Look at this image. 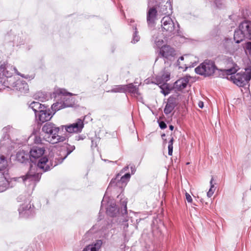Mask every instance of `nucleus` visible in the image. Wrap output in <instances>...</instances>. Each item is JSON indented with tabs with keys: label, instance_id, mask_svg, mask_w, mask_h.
<instances>
[{
	"label": "nucleus",
	"instance_id": "obj_40",
	"mask_svg": "<svg viewBox=\"0 0 251 251\" xmlns=\"http://www.w3.org/2000/svg\"><path fill=\"white\" fill-rule=\"evenodd\" d=\"M215 3L216 5V6L218 8L220 9V8H222L223 7V3L220 0H216L215 1Z\"/></svg>",
	"mask_w": 251,
	"mask_h": 251
},
{
	"label": "nucleus",
	"instance_id": "obj_17",
	"mask_svg": "<svg viewBox=\"0 0 251 251\" xmlns=\"http://www.w3.org/2000/svg\"><path fill=\"white\" fill-rule=\"evenodd\" d=\"M66 149L67 152L65 153L64 156L63 157L55 158V162L54 163H52L51 165L52 166H56L58 164L61 163L67 157V156L75 150V148L74 145L71 146L68 144H67L66 145Z\"/></svg>",
	"mask_w": 251,
	"mask_h": 251
},
{
	"label": "nucleus",
	"instance_id": "obj_24",
	"mask_svg": "<svg viewBox=\"0 0 251 251\" xmlns=\"http://www.w3.org/2000/svg\"><path fill=\"white\" fill-rule=\"evenodd\" d=\"M102 244V241L98 240L95 244L86 246L82 251H98L100 248Z\"/></svg>",
	"mask_w": 251,
	"mask_h": 251
},
{
	"label": "nucleus",
	"instance_id": "obj_11",
	"mask_svg": "<svg viewBox=\"0 0 251 251\" xmlns=\"http://www.w3.org/2000/svg\"><path fill=\"white\" fill-rule=\"evenodd\" d=\"M44 152L45 149L44 148L36 146L33 147L29 151L30 161L35 164L36 161L42 157Z\"/></svg>",
	"mask_w": 251,
	"mask_h": 251
},
{
	"label": "nucleus",
	"instance_id": "obj_48",
	"mask_svg": "<svg viewBox=\"0 0 251 251\" xmlns=\"http://www.w3.org/2000/svg\"><path fill=\"white\" fill-rule=\"evenodd\" d=\"M174 138L172 137L168 143V146H173Z\"/></svg>",
	"mask_w": 251,
	"mask_h": 251
},
{
	"label": "nucleus",
	"instance_id": "obj_58",
	"mask_svg": "<svg viewBox=\"0 0 251 251\" xmlns=\"http://www.w3.org/2000/svg\"><path fill=\"white\" fill-rule=\"evenodd\" d=\"M165 136V134H163L162 135V137H163V136Z\"/></svg>",
	"mask_w": 251,
	"mask_h": 251
},
{
	"label": "nucleus",
	"instance_id": "obj_1",
	"mask_svg": "<svg viewBox=\"0 0 251 251\" xmlns=\"http://www.w3.org/2000/svg\"><path fill=\"white\" fill-rule=\"evenodd\" d=\"M18 75L25 78L33 79L34 76L22 75L18 72L15 67L8 64H3L0 66V90L5 88H13L22 93H26L29 89L27 83L24 80H18L14 81L12 75L13 71Z\"/></svg>",
	"mask_w": 251,
	"mask_h": 251
},
{
	"label": "nucleus",
	"instance_id": "obj_20",
	"mask_svg": "<svg viewBox=\"0 0 251 251\" xmlns=\"http://www.w3.org/2000/svg\"><path fill=\"white\" fill-rule=\"evenodd\" d=\"M189 79L187 77H182L175 83V88L179 91H181L185 88L189 83Z\"/></svg>",
	"mask_w": 251,
	"mask_h": 251
},
{
	"label": "nucleus",
	"instance_id": "obj_55",
	"mask_svg": "<svg viewBox=\"0 0 251 251\" xmlns=\"http://www.w3.org/2000/svg\"><path fill=\"white\" fill-rule=\"evenodd\" d=\"M180 60L181 61L183 60H184V57L183 56H180L178 60V62L179 61V60Z\"/></svg>",
	"mask_w": 251,
	"mask_h": 251
},
{
	"label": "nucleus",
	"instance_id": "obj_42",
	"mask_svg": "<svg viewBox=\"0 0 251 251\" xmlns=\"http://www.w3.org/2000/svg\"><path fill=\"white\" fill-rule=\"evenodd\" d=\"M185 197H186V199L188 202L191 203L192 202V201H193L192 198L189 194L186 192Z\"/></svg>",
	"mask_w": 251,
	"mask_h": 251
},
{
	"label": "nucleus",
	"instance_id": "obj_38",
	"mask_svg": "<svg viewBox=\"0 0 251 251\" xmlns=\"http://www.w3.org/2000/svg\"><path fill=\"white\" fill-rule=\"evenodd\" d=\"M86 138L85 135L84 134L76 135L75 137V141L83 140Z\"/></svg>",
	"mask_w": 251,
	"mask_h": 251
},
{
	"label": "nucleus",
	"instance_id": "obj_44",
	"mask_svg": "<svg viewBox=\"0 0 251 251\" xmlns=\"http://www.w3.org/2000/svg\"><path fill=\"white\" fill-rule=\"evenodd\" d=\"M159 126L161 129H165L167 127L166 123L163 121H161L159 123Z\"/></svg>",
	"mask_w": 251,
	"mask_h": 251
},
{
	"label": "nucleus",
	"instance_id": "obj_18",
	"mask_svg": "<svg viewBox=\"0 0 251 251\" xmlns=\"http://www.w3.org/2000/svg\"><path fill=\"white\" fill-rule=\"evenodd\" d=\"M32 210L31 209V205L29 203L23 204L18 209L19 215L22 217H27L31 214Z\"/></svg>",
	"mask_w": 251,
	"mask_h": 251
},
{
	"label": "nucleus",
	"instance_id": "obj_29",
	"mask_svg": "<svg viewBox=\"0 0 251 251\" xmlns=\"http://www.w3.org/2000/svg\"><path fill=\"white\" fill-rule=\"evenodd\" d=\"M125 93L128 92L132 94H137L138 90V87L134 85L133 83L125 85Z\"/></svg>",
	"mask_w": 251,
	"mask_h": 251
},
{
	"label": "nucleus",
	"instance_id": "obj_60",
	"mask_svg": "<svg viewBox=\"0 0 251 251\" xmlns=\"http://www.w3.org/2000/svg\"><path fill=\"white\" fill-rule=\"evenodd\" d=\"M2 141H1L0 143V145H2Z\"/></svg>",
	"mask_w": 251,
	"mask_h": 251
},
{
	"label": "nucleus",
	"instance_id": "obj_50",
	"mask_svg": "<svg viewBox=\"0 0 251 251\" xmlns=\"http://www.w3.org/2000/svg\"><path fill=\"white\" fill-rule=\"evenodd\" d=\"M225 43H227V44H229L230 43H231V39H226L225 40Z\"/></svg>",
	"mask_w": 251,
	"mask_h": 251
},
{
	"label": "nucleus",
	"instance_id": "obj_46",
	"mask_svg": "<svg viewBox=\"0 0 251 251\" xmlns=\"http://www.w3.org/2000/svg\"><path fill=\"white\" fill-rule=\"evenodd\" d=\"M128 221V219H125V221H124V228L125 229L126 228H127L128 226V224L126 223Z\"/></svg>",
	"mask_w": 251,
	"mask_h": 251
},
{
	"label": "nucleus",
	"instance_id": "obj_26",
	"mask_svg": "<svg viewBox=\"0 0 251 251\" xmlns=\"http://www.w3.org/2000/svg\"><path fill=\"white\" fill-rule=\"evenodd\" d=\"M106 212L110 216L115 217L119 212V209L117 208L116 204L113 203L107 208Z\"/></svg>",
	"mask_w": 251,
	"mask_h": 251
},
{
	"label": "nucleus",
	"instance_id": "obj_21",
	"mask_svg": "<svg viewBox=\"0 0 251 251\" xmlns=\"http://www.w3.org/2000/svg\"><path fill=\"white\" fill-rule=\"evenodd\" d=\"M30 159L29 154L24 151H20L16 154V160L22 163H26Z\"/></svg>",
	"mask_w": 251,
	"mask_h": 251
},
{
	"label": "nucleus",
	"instance_id": "obj_57",
	"mask_svg": "<svg viewBox=\"0 0 251 251\" xmlns=\"http://www.w3.org/2000/svg\"><path fill=\"white\" fill-rule=\"evenodd\" d=\"M161 224H162V227H163L164 228H165V226H164V224H163V223H162Z\"/></svg>",
	"mask_w": 251,
	"mask_h": 251
},
{
	"label": "nucleus",
	"instance_id": "obj_16",
	"mask_svg": "<svg viewBox=\"0 0 251 251\" xmlns=\"http://www.w3.org/2000/svg\"><path fill=\"white\" fill-rule=\"evenodd\" d=\"M231 78L233 83L240 87H243L248 83L243 73H237L232 75Z\"/></svg>",
	"mask_w": 251,
	"mask_h": 251
},
{
	"label": "nucleus",
	"instance_id": "obj_13",
	"mask_svg": "<svg viewBox=\"0 0 251 251\" xmlns=\"http://www.w3.org/2000/svg\"><path fill=\"white\" fill-rule=\"evenodd\" d=\"M41 174L42 173L40 172H38L37 173H34L32 171V169H31L29 172L27 173L25 176H23L22 178L24 182L27 181L30 182V183L32 182H37L39 181Z\"/></svg>",
	"mask_w": 251,
	"mask_h": 251
},
{
	"label": "nucleus",
	"instance_id": "obj_9",
	"mask_svg": "<svg viewBox=\"0 0 251 251\" xmlns=\"http://www.w3.org/2000/svg\"><path fill=\"white\" fill-rule=\"evenodd\" d=\"M54 161L50 160L49 162V160L46 156L42 157L39 160L36 161V163L35 164L37 169L41 170L43 172L48 171L54 166H52V163H54Z\"/></svg>",
	"mask_w": 251,
	"mask_h": 251
},
{
	"label": "nucleus",
	"instance_id": "obj_4",
	"mask_svg": "<svg viewBox=\"0 0 251 251\" xmlns=\"http://www.w3.org/2000/svg\"><path fill=\"white\" fill-rule=\"evenodd\" d=\"M245 39L251 40V22L248 20L241 22L234 34V40L236 43H240Z\"/></svg>",
	"mask_w": 251,
	"mask_h": 251
},
{
	"label": "nucleus",
	"instance_id": "obj_39",
	"mask_svg": "<svg viewBox=\"0 0 251 251\" xmlns=\"http://www.w3.org/2000/svg\"><path fill=\"white\" fill-rule=\"evenodd\" d=\"M162 89L161 92L164 95L166 96L168 95L170 93V90L169 88H166V89H163L162 87H160Z\"/></svg>",
	"mask_w": 251,
	"mask_h": 251
},
{
	"label": "nucleus",
	"instance_id": "obj_6",
	"mask_svg": "<svg viewBox=\"0 0 251 251\" xmlns=\"http://www.w3.org/2000/svg\"><path fill=\"white\" fill-rule=\"evenodd\" d=\"M17 179V178H11L7 173L0 174V193L13 187L15 185Z\"/></svg>",
	"mask_w": 251,
	"mask_h": 251
},
{
	"label": "nucleus",
	"instance_id": "obj_5",
	"mask_svg": "<svg viewBox=\"0 0 251 251\" xmlns=\"http://www.w3.org/2000/svg\"><path fill=\"white\" fill-rule=\"evenodd\" d=\"M161 23L163 30L167 32V35H171L178 32L179 25L177 24V27H176L173 21L169 16L164 17Z\"/></svg>",
	"mask_w": 251,
	"mask_h": 251
},
{
	"label": "nucleus",
	"instance_id": "obj_15",
	"mask_svg": "<svg viewBox=\"0 0 251 251\" xmlns=\"http://www.w3.org/2000/svg\"><path fill=\"white\" fill-rule=\"evenodd\" d=\"M177 105L176 99L175 97L170 96L167 99L166 104L164 109V112L167 115L173 111Z\"/></svg>",
	"mask_w": 251,
	"mask_h": 251
},
{
	"label": "nucleus",
	"instance_id": "obj_43",
	"mask_svg": "<svg viewBox=\"0 0 251 251\" xmlns=\"http://www.w3.org/2000/svg\"><path fill=\"white\" fill-rule=\"evenodd\" d=\"M170 75L169 73H167L162 75V78L165 81H167L170 79Z\"/></svg>",
	"mask_w": 251,
	"mask_h": 251
},
{
	"label": "nucleus",
	"instance_id": "obj_8",
	"mask_svg": "<svg viewBox=\"0 0 251 251\" xmlns=\"http://www.w3.org/2000/svg\"><path fill=\"white\" fill-rule=\"evenodd\" d=\"M130 176L129 173H126L122 176H121L120 174L117 175L116 177L111 180L108 188L110 187H117L122 189H123L126 185Z\"/></svg>",
	"mask_w": 251,
	"mask_h": 251
},
{
	"label": "nucleus",
	"instance_id": "obj_37",
	"mask_svg": "<svg viewBox=\"0 0 251 251\" xmlns=\"http://www.w3.org/2000/svg\"><path fill=\"white\" fill-rule=\"evenodd\" d=\"M245 49L249 54L251 55V42H248L246 43Z\"/></svg>",
	"mask_w": 251,
	"mask_h": 251
},
{
	"label": "nucleus",
	"instance_id": "obj_56",
	"mask_svg": "<svg viewBox=\"0 0 251 251\" xmlns=\"http://www.w3.org/2000/svg\"><path fill=\"white\" fill-rule=\"evenodd\" d=\"M4 138H7V139H9V136L5 135Z\"/></svg>",
	"mask_w": 251,
	"mask_h": 251
},
{
	"label": "nucleus",
	"instance_id": "obj_33",
	"mask_svg": "<svg viewBox=\"0 0 251 251\" xmlns=\"http://www.w3.org/2000/svg\"><path fill=\"white\" fill-rule=\"evenodd\" d=\"M213 180H214V178L212 176L211 177V179L210 181V188L209 191H208V192L207 193V196L208 198H210L213 195V194L215 190V188L214 187V184H213Z\"/></svg>",
	"mask_w": 251,
	"mask_h": 251
},
{
	"label": "nucleus",
	"instance_id": "obj_54",
	"mask_svg": "<svg viewBox=\"0 0 251 251\" xmlns=\"http://www.w3.org/2000/svg\"><path fill=\"white\" fill-rule=\"evenodd\" d=\"M169 129L171 130H173L174 129V126H173V125H170L169 126Z\"/></svg>",
	"mask_w": 251,
	"mask_h": 251
},
{
	"label": "nucleus",
	"instance_id": "obj_31",
	"mask_svg": "<svg viewBox=\"0 0 251 251\" xmlns=\"http://www.w3.org/2000/svg\"><path fill=\"white\" fill-rule=\"evenodd\" d=\"M34 98L41 101H44L47 100V94L43 92H38L34 95Z\"/></svg>",
	"mask_w": 251,
	"mask_h": 251
},
{
	"label": "nucleus",
	"instance_id": "obj_27",
	"mask_svg": "<svg viewBox=\"0 0 251 251\" xmlns=\"http://www.w3.org/2000/svg\"><path fill=\"white\" fill-rule=\"evenodd\" d=\"M75 130V132H81L84 127L83 121L80 119H78L76 122L71 124Z\"/></svg>",
	"mask_w": 251,
	"mask_h": 251
},
{
	"label": "nucleus",
	"instance_id": "obj_49",
	"mask_svg": "<svg viewBox=\"0 0 251 251\" xmlns=\"http://www.w3.org/2000/svg\"><path fill=\"white\" fill-rule=\"evenodd\" d=\"M199 106L202 108L203 107V103L202 101H200L199 103Z\"/></svg>",
	"mask_w": 251,
	"mask_h": 251
},
{
	"label": "nucleus",
	"instance_id": "obj_35",
	"mask_svg": "<svg viewBox=\"0 0 251 251\" xmlns=\"http://www.w3.org/2000/svg\"><path fill=\"white\" fill-rule=\"evenodd\" d=\"M133 29L135 30L133 35V39L132 42L133 43H136L140 40V36L137 34L138 31L137 30V28L136 26H133Z\"/></svg>",
	"mask_w": 251,
	"mask_h": 251
},
{
	"label": "nucleus",
	"instance_id": "obj_59",
	"mask_svg": "<svg viewBox=\"0 0 251 251\" xmlns=\"http://www.w3.org/2000/svg\"><path fill=\"white\" fill-rule=\"evenodd\" d=\"M103 200H102V201H101V205H103Z\"/></svg>",
	"mask_w": 251,
	"mask_h": 251
},
{
	"label": "nucleus",
	"instance_id": "obj_10",
	"mask_svg": "<svg viewBox=\"0 0 251 251\" xmlns=\"http://www.w3.org/2000/svg\"><path fill=\"white\" fill-rule=\"evenodd\" d=\"M158 6V11L162 15L172 13L173 7L170 0H161Z\"/></svg>",
	"mask_w": 251,
	"mask_h": 251
},
{
	"label": "nucleus",
	"instance_id": "obj_3",
	"mask_svg": "<svg viewBox=\"0 0 251 251\" xmlns=\"http://www.w3.org/2000/svg\"><path fill=\"white\" fill-rule=\"evenodd\" d=\"M60 130H61L60 126L57 127L54 124L50 122L46 123L42 128V131L45 134L44 139L52 144L66 141V136L58 135Z\"/></svg>",
	"mask_w": 251,
	"mask_h": 251
},
{
	"label": "nucleus",
	"instance_id": "obj_47",
	"mask_svg": "<svg viewBox=\"0 0 251 251\" xmlns=\"http://www.w3.org/2000/svg\"><path fill=\"white\" fill-rule=\"evenodd\" d=\"M130 169H131V174H134V173L136 171V169H135V166L134 165L131 166H130Z\"/></svg>",
	"mask_w": 251,
	"mask_h": 251
},
{
	"label": "nucleus",
	"instance_id": "obj_34",
	"mask_svg": "<svg viewBox=\"0 0 251 251\" xmlns=\"http://www.w3.org/2000/svg\"><path fill=\"white\" fill-rule=\"evenodd\" d=\"M61 130H63L64 129L68 133H73L75 132V130L74 128L73 127V126L71 124L69 125H63L60 126Z\"/></svg>",
	"mask_w": 251,
	"mask_h": 251
},
{
	"label": "nucleus",
	"instance_id": "obj_30",
	"mask_svg": "<svg viewBox=\"0 0 251 251\" xmlns=\"http://www.w3.org/2000/svg\"><path fill=\"white\" fill-rule=\"evenodd\" d=\"M54 94L55 95V98H58L62 100H64L65 99V96L66 95H69L70 96L73 95V94L71 93H67L66 92L65 90L64 89H59L58 90L56 91L55 93H54Z\"/></svg>",
	"mask_w": 251,
	"mask_h": 251
},
{
	"label": "nucleus",
	"instance_id": "obj_36",
	"mask_svg": "<svg viewBox=\"0 0 251 251\" xmlns=\"http://www.w3.org/2000/svg\"><path fill=\"white\" fill-rule=\"evenodd\" d=\"M245 78L249 82L251 79V68H247L245 69V72L243 73Z\"/></svg>",
	"mask_w": 251,
	"mask_h": 251
},
{
	"label": "nucleus",
	"instance_id": "obj_41",
	"mask_svg": "<svg viewBox=\"0 0 251 251\" xmlns=\"http://www.w3.org/2000/svg\"><path fill=\"white\" fill-rule=\"evenodd\" d=\"M12 127L11 126H8L4 127L2 129L3 132L4 133H7V132H10V131L11 130V129H12Z\"/></svg>",
	"mask_w": 251,
	"mask_h": 251
},
{
	"label": "nucleus",
	"instance_id": "obj_12",
	"mask_svg": "<svg viewBox=\"0 0 251 251\" xmlns=\"http://www.w3.org/2000/svg\"><path fill=\"white\" fill-rule=\"evenodd\" d=\"M54 114V112L52 113L49 109H47L45 106V109L40 110L35 118L39 123L43 124L50 120Z\"/></svg>",
	"mask_w": 251,
	"mask_h": 251
},
{
	"label": "nucleus",
	"instance_id": "obj_45",
	"mask_svg": "<svg viewBox=\"0 0 251 251\" xmlns=\"http://www.w3.org/2000/svg\"><path fill=\"white\" fill-rule=\"evenodd\" d=\"M173 151V146H168V154L169 155H172Z\"/></svg>",
	"mask_w": 251,
	"mask_h": 251
},
{
	"label": "nucleus",
	"instance_id": "obj_23",
	"mask_svg": "<svg viewBox=\"0 0 251 251\" xmlns=\"http://www.w3.org/2000/svg\"><path fill=\"white\" fill-rule=\"evenodd\" d=\"M7 167L8 162L6 157L3 155L0 154V174L6 173L8 172Z\"/></svg>",
	"mask_w": 251,
	"mask_h": 251
},
{
	"label": "nucleus",
	"instance_id": "obj_14",
	"mask_svg": "<svg viewBox=\"0 0 251 251\" xmlns=\"http://www.w3.org/2000/svg\"><path fill=\"white\" fill-rule=\"evenodd\" d=\"M157 10L155 7L149 8L147 14V21L149 27H153L156 20Z\"/></svg>",
	"mask_w": 251,
	"mask_h": 251
},
{
	"label": "nucleus",
	"instance_id": "obj_52",
	"mask_svg": "<svg viewBox=\"0 0 251 251\" xmlns=\"http://www.w3.org/2000/svg\"><path fill=\"white\" fill-rule=\"evenodd\" d=\"M128 169V166H127L125 167L123 169L122 171H124V172H125V171H126Z\"/></svg>",
	"mask_w": 251,
	"mask_h": 251
},
{
	"label": "nucleus",
	"instance_id": "obj_7",
	"mask_svg": "<svg viewBox=\"0 0 251 251\" xmlns=\"http://www.w3.org/2000/svg\"><path fill=\"white\" fill-rule=\"evenodd\" d=\"M176 54L175 50L169 45L162 46L159 50V55L163 58L165 63L173 61Z\"/></svg>",
	"mask_w": 251,
	"mask_h": 251
},
{
	"label": "nucleus",
	"instance_id": "obj_32",
	"mask_svg": "<svg viewBox=\"0 0 251 251\" xmlns=\"http://www.w3.org/2000/svg\"><path fill=\"white\" fill-rule=\"evenodd\" d=\"M108 92L112 93H125V85H115Z\"/></svg>",
	"mask_w": 251,
	"mask_h": 251
},
{
	"label": "nucleus",
	"instance_id": "obj_28",
	"mask_svg": "<svg viewBox=\"0 0 251 251\" xmlns=\"http://www.w3.org/2000/svg\"><path fill=\"white\" fill-rule=\"evenodd\" d=\"M70 106V105L66 104L64 102V101H63V103H62L61 101L60 102H56L51 105V109L53 111H54L53 112L55 113L56 111H58L62 108L69 107Z\"/></svg>",
	"mask_w": 251,
	"mask_h": 251
},
{
	"label": "nucleus",
	"instance_id": "obj_19",
	"mask_svg": "<svg viewBox=\"0 0 251 251\" xmlns=\"http://www.w3.org/2000/svg\"><path fill=\"white\" fill-rule=\"evenodd\" d=\"M152 42L157 48H160L164 43L163 34L160 31H155L153 33Z\"/></svg>",
	"mask_w": 251,
	"mask_h": 251
},
{
	"label": "nucleus",
	"instance_id": "obj_53",
	"mask_svg": "<svg viewBox=\"0 0 251 251\" xmlns=\"http://www.w3.org/2000/svg\"><path fill=\"white\" fill-rule=\"evenodd\" d=\"M40 141L41 140L40 139V138H39V139H37V137H36L35 140V143H39Z\"/></svg>",
	"mask_w": 251,
	"mask_h": 251
},
{
	"label": "nucleus",
	"instance_id": "obj_2",
	"mask_svg": "<svg viewBox=\"0 0 251 251\" xmlns=\"http://www.w3.org/2000/svg\"><path fill=\"white\" fill-rule=\"evenodd\" d=\"M227 64L231 63L233 66L226 69L219 70L220 72L219 75L221 77H225L226 75H229L235 74L237 70L235 68L237 66L233 63V60L231 57L226 58ZM216 70H218L215 63L210 60H205L197 67L195 69L196 74L203 75L205 77L210 76L213 75Z\"/></svg>",
	"mask_w": 251,
	"mask_h": 251
},
{
	"label": "nucleus",
	"instance_id": "obj_61",
	"mask_svg": "<svg viewBox=\"0 0 251 251\" xmlns=\"http://www.w3.org/2000/svg\"><path fill=\"white\" fill-rule=\"evenodd\" d=\"M158 57L156 58L155 62L157 60Z\"/></svg>",
	"mask_w": 251,
	"mask_h": 251
},
{
	"label": "nucleus",
	"instance_id": "obj_51",
	"mask_svg": "<svg viewBox=\"0 0 251 251\" xmlns=\"http://www.w3.org/2000/svg\"><path fill=\"white\" fill-rule=\"evenodd\" d=\"M159 236H161L163 234L162 229H160L158 231Z\"/></svg>",
	"mask_w": 251,
	"mask_h": 251
},
{
	"label": "nucleus",
	"instance_id": "obj_25",
	"mask_svg": "<svg viewBox=\"0 0 251 251\" xmlns=\"http://www.w3.org/2000/svg\"><path fill=\"white\" fill-rule=\"evenodd\" d=\"M123 196V195H119L118 196V198H120V203L121 205V213L123 215V216H124V215L127 214V199L126 198H122V197Z\"/></svg>",
	"mask_w": 251,
	"mask_h": 251
},
{
	"label": "nucleus",
	"instance_id": "obj_22",
	"mask_svg": "<svg viewBox=\"0 0 251 251\" xmlns=\"http://www.w3.org/2000/svg\"><path fill=\"white\" fill-rule=\"evenodd\" d=\"M29 107L34 112L35 116L43 109H45V106L40 103L39 102L32 101L29 105Z\"/></svg>",
	"mask_w": 251,
	"mask_h": 251
}]
</instances>
